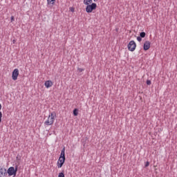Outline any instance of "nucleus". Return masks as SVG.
<instances>
[{
	"mask_svg": "<svg viewBox=\"0 0 177 177\" xmlns=\"http://www.w3.org/2000/svg\"><path fill=\"white\" fill-rule=\"evenodd\" d=\"M65 151H66V149L63 148L61 151L60 156L57 160V168H62V167H63V165L66 161Z\"/></svg>",
	"mask_w": 177,
	"mask_h": 177,
	"instance_id": "f257e3e1",
	"label": "nucleus"
},
{
	"mask_svg": "<svg viewBox=\"0 0 177 177\" xmlns=\"http://www.w3.org/2000/svg\"><path fill=\"white\" fill-rule=\"evenodd\" d=\"M56 118V112H52L49 114L47 120L44 122V125L49 127L50 125H53L55 122V119Z\"/></svg>",
	"mask_w": 177,
	"mask_h": 177,
	"instance_id": "f03ea898",
	"label": "nucleus"
},
{
	"mask_svg": "<svg viewBox=\"0 0 177 177\" xmlns=\"http://www.w3.org/2000/svg\"><path fill=\"white\" fill-rule=\"evenodd\" d=\"M96 8H97V4L96 3H92L86 6V13H92L93 10H96Z\"/></svg>",
	"mask_w": 177,
	"mask_h": 177,
	"instance_id": "7ed1b4c3",
	"label": "nucleus"
},
{
	"mask_svg": "<svg viewBox=\"0 0 177 177\" xmlns=\"http://www.w3.org/2000/svg\"><path fill=\"white\" fill-rule=\"evenodd\" d=\"M7 174H8V176H16V174H17V166L15 167H10L7 170Z\"/></svg>",
	"mask_w": 177,
	"mask_h": 177,
	"instance_id": "20e7f679",
	"label": "nucleus"
},
{
	"mask_svg": "<svg viewBox=\"0 0 177 177\" xmlns=\"http://www.w3.org/2000/svg\"><path fill=\"white\" fill-rule=\"evenodd\" d=\"M127 48L130 52H133L135 49H136V43L134 41H130L129 43Z\"/></svg>",
	"mask_w": 177,
	"mask_h": 177,
	"instance_id": "39448f33",
	"label": "nucleus"
},
{
	"mask_svg": "<svg viewBox=\"0 0 177 177\" xmlns=\"http://www.w3.org/2000/svg\"><path fill=\"white\" fill-rule=\"evenodd\" d=\"M17 77H19V70L17 68L14 69L12 74V79L13 81L17 80Z\"/></svg>",
	"mask_w": 177,
	"mask_h": 177,
	"instance_id": "423d86ee",
	"label": "nucleus"
},
{
	"mask_svg": "<svg viewBox=\"0 0 177 177\" xmlns=\"http://www.w3.org/2000/svg\"><path fill=\"white\" fill-rule=\"evenodd\" d=\"M44 86L48 89V88H52V86H53V82H52L51 80H46L44 82Z\"/></svg>",
	"mask_w": 177,
	"mask_h": 177,
	"instance_id": "0eeeda50",
	"label": "nucleus"
},
{
	"mask_svg": "<svg viewBox=\"0 0 177 177\" xmlns=\"http://www.w3.org/2000/svg\"><path fill=\"white\" fill-rule=\"evenodd\" d=\"M7 175H8L7 170L3 167H1L0 168V177H5Z\"/></svg>",
	"mask_w": 177,
	"mask_h": 177,
	"instance_id": "6e6552de",
	"label": "nucleus"
},
{
	"mask_svg": "<svg viewBox=\"0 0 177 177\" xmlns=\"http://www.w3.org/2000/svg\"><path fill=\"white\" fill-rule=\"evenodd\" d=\"M150 49V41H147L144 44V50H149Z\"/></svg>",
	"mask_w": 177,
	"mask_h": 177,
	"instance_id": "1a4fd4ad",
	"label": "nucleus"
},
{
	"mask_svg": "<svg viewBox=\"0 0 177 177\" xmlns=\"http://www.w3.org/2000/svg\"><path fill=\"white\" fill-rule=\"evenodd\" d=\"M55 2H56V0H47V5L48 8L52 9L53 6L51 5H55Z\"/></svg>",
	"mask_w": 177,
	"mask_h": 177,
	"instance_id": "9d476101",
	"label": "nucleus"
},
{
	"mask_svg": "<svg viewBox=\"0 0 177 177\" xmlns=\"http://www.w3.org/2000/svg\"><path fill=\"white\" fill-rule=\"evenodd\" d=\"M92 2H93V0H84L83 1V3L84 5H86V6H88V5H91Z\"/></svg>",
	"mask_w": 177,
	"mask_h": 177,
	"instance_id": "9b49d317",
	"label": "nucleus"
},
{
	"mask_svg": "<svg viewBox=\"0 0 177 177\" xmlns=\"http://www.w3.org/2000/svg\"><path fill=\"white\" fill-rule=\"evenodd\" d=\"M73 115H75V117H77V115H78V110L77 109H75L73 110Z\"/></svg>",
	"mask_w": 177,
	"mask_h": 177,
	"instance_id": "f8f14e48",
	"label": "nucleus"
},
{
	"mask_svg": "<svg viewBox=\"0 0 177 177\" xmlns=\"http://www.w3.org/2000/svg\"><path fill=\"white\" fill-rule=\"evenodd\" d=\"M140 36L141 37V38H145L146 37V33L145 32H142L140 34Z\"/></svg>",
	"mask_w": 177,
	"mask_h": 177,
	"instance_id": "ddd939ff",
	"label": "nucleus"
},
{
	"mask_svg": "<svg viewBox=\"0 0 177 177\" xmlns=\"http://www.w3.org/2000/svg\"><path fill=\"white\" fill-rule=\"evenodd\" d=\"M69 10L70 12H72V13H74V12H75V8L74 7H70Z\"/></svg>",
	"mask_w": 177,
	"mask_h": 177,
	"instance_id": "4468645a",
	"label": "nucleus"
},
{
	"mask_svg": "<svg viewBox=\"0 0 177 177\" xmlns=\"http://www.w3.org/2000/svg\"><path fill=\"white\" fill-rule=\"evenodd\" d=\"M58 177H64V173L61 172L58 174Z\"/></svg>",
	"mask_w": 177,
	"mask_h": 177,
	"instance_id": "2eb2a0df",
	"label": "nucleus"
},
{
	"mask_svg": "<svg viewBox=\"0 0 177 177\" xmlns=\"http://www.w3.org/2000/svg\"><path fill=\"white\" fill-rule=\"evenodd\" d=\"M147 85H151V81L147 80Z\"/></svg>",
	"mask_w": 177,
	"mask_h": 177,
	"instance_id": "dca6fc26",
	"label": "nucleus"
},
{
	"mask_svg": "<svg viewBox=\"0 0 177 177\" xmlns=\"http://www.w3.org/2000/svg\"><path fill=\"white\" fill-rule=\"evenodd\" d=\"M77 70L80 73H82V71H84V68H77Z\"/></svg>",
	"mask_w": 177,
	"mask_h": 177,
	"instance_id": "f3484780",
	"label": "nucleus"
},
{
	"mask_svg": "<svg viewBox=\"0 0 177 177\" xmlns=\"http://www.w3.org/2000/svg\"><path fill=\"white\" fill-rule=\"evenodd\" d=\"M2 121V112H0V124Z\"/></svg>",
	"mask_w": 177,
	"mask_h": 177,
	"instance_id": "a211bd4d",
	"label": "nucleus"
},
{
	"mask_svg": "<svg viewBox=\"0 0 177 177\" xmlns=\"http://www.w3.org/2000/svg\"><path fill=\"white\" fill-rule=\"evenodd\" d=\"M15 21V17L12 16L11 17V23H13Z\"/></svg>",
	"mask_w": 177,
	"mask_h": 177,
	"instance_id": "6ab92c4d",
	"label": "nucleus"
},
{
	"mask_svg": "<svg viewBox=\"0 0 177 177\" xmlns=\"http://www.w3.org/2000/svg\"><path fill=\"white\" fill-rule=\"evenodd\" d=\"M137 40H138L139 42H140V41H142V37H137Z\"/></svg>",
	"mask_w": 177,
	"mask_h": 177,
	"instance_id": "aec40b11",
	"label": "nucleus"
},
{
	"mask_svg": "<svg viewBox=\"0 0 177 177\" xmlns=\"http://www.w3.org/2000/svg\"><path fill=\"white\" fill-rule=\"evenodd\" d=\"M149 165H150V162H147L145 164V167H149Z\"/></svg>",
	"mask_w": 177,
	"mask_h": 177,
	"instance_id": "412c9836",
	"label": "nucleus"
},
{
	"mask_svg": "<svg viewBox=\"0 0 177 177\" xmlns=\"http://www.w3.org/2000/svg\"><path fill=\"white\" fill-rule=\"evenodd\" d=\"M12 44H16V40H12Z\"/></svg>",
	"mask_w": 177,
	"mask_h": 177,
	"instance_id": "4be33fe9",
	"label": "nucleus"
},
{
	"mask_svg": "<svg viewBox=\"0 0 177 177\" xmlns=\"http://www.w3.org/2000/svg\"><path fill=\"white\" fill-rule=\"evenodd\" d=\"M1 109H2V105H1V104H0V110H1Z\"/></svg>",
	"mask_w": 177,
	"mask_h": 177,
	"instance_id": "5701e85b",
	"label": "nucleus"
},
{
	"mask_svg": "<svg viewBox=\"0 0 177 177\" xmlns=\"http://www.w3.org/2000/svg\"><path fill=\"white\" fill-rule=\"evenodd\" d=\"M94 1V2H96V0H93Z\"/></svg>",
	"mask_w": 177,
	"mask_h": 177,
	"instance_id": "b1692460",
	"label": "nucleus"
}]
</instances>
